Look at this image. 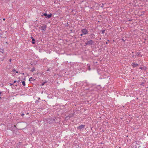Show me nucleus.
Returning a JSON list of instances; mask_svg holds the SVG:
<instances>
[{"mask_svg":"<svg viewBox=\"0 0 148 148\" xmlns=\"http://www.w3.org/2000/svg\"><path fill=\"white\" fill-rule=\"evenodd\" d=\"M16 81H14V83H15L16 82Z\"/></svg>","mask_w":148,"mask_h":148,"instance_id":"obj_26","label":"nucleus"},{"mask_svg":"<svg viewBox=\"0 0 148 148\" xmlns=\"http://www.w3.org/2000/svg\"><path fill=\"white\" fill-rule=\"evenodd\" d=\"M5 18H3V21H5Z\"/></svg>","mask_w":148,"mask_h":148,"instance_id":"obj_30","label":"nucleus"},{"mask_svg":"<svg viewBox=\"0 0 148 148\" xmlns=\"http://www.w3.org/2000/svg\"><path fill=\"white\" fill-rule=\"evenodd\" d=\"M132 66L133 68L136 67L138 65V64L137 63H132Z\"/></svg>","mask_w":148,"mask_h":148,"instance_id":"obj_7","label":"nucleus"},{"mask_svg":"<svg viewBox=\"0 0 148 148\" xmlns=\"http://www.w3.org/2000/svg\"><path fill=\"white\" fill-rule=\"evenodd\" d=\"M11 60H12L11 59H10L9 60V61H10V62H11Z\"/></svg>","mask_w":148,"mask_h":148,"instance_id":"obj_23","label":"nucleus"},{"mask_svg":"<svg viewBox=\"0 0 148 148\" xmlns=\"http://www.w3.org/2000/svg\"><path fill=\"white\" fill-rule=\"evenodd\" d=\"M35 70V69L33 67L32 68V69L31 70V72H33Z\"/></svg>","mask_w":148,"mask_h":148,"instance_id":"obj_16","label":"nucleus"},{"mask_svg":"<svg viewBox=\"0 0 148 148\" xmlns=\"http://www.w3.org/2000/svg\"><path fill=\"white\" fill-rule=\"evenodd\" d=\"M136 56H138L139 57H141L142 56L141 54V53L140 52H137L136 53Z\"/></svg>","mask_w":148,"mask_h":148,"instance_id":"obj_6","label":"nucleus"},{"mask_svg":"<svg viewBox=\"0 0 148 148\" xmlns=\"http://www.w3.org/2000/svg\"><path fill=\"white\" fill-rule=\"evenodd\" d=\"M15 72L16 73H18V71H15Z\"/></svg>","mask_w":148,"mask_h":148,"instance_id":"obj_28","label":"nucleus"},{"mask_svg":"<svg viewBox=\"0 0 148 148\" xmlns=\"http://www.w3.org/2000/svg\"><path fill=\"white\" fill-rule=\"evenodd\" d=\"M95 35L94 34L92 33L89 36L90 38L91 39H93L95 38Z\"/></svg>","mask_w":148,"mask_h":148,"instance_id":"obj_4","label":"nucleus"},{"mask_svg":"<svg viewBox=\"0 0 148 148\" xmlns=\"http://www.w3.org/2000/svg\"><path fill=\"white\" fill-rule=\"evenodd\" d=\"M35 79H34V78H33L32 77H31L29 79V81H30V80L34 81L35 80Z\"/></svg>","mask_w":148,"mask_h":148,"instance_id":"obj_13","label":"nucleus"},{"mask_svg":"<svg viewBox=\"0 0 148 148\" xmlns=\"http://www.w3.org/2000/svg\"><path fill=\"white\" fill-rule=\"evenodd\" d=\"M18 83H19V82H20V81L19 80H18V81L17 82Z\"/></svg>","mask_w":148,"mask_h":148,"instance_id":"obj_31","label":"nucleus"},{"mask_svg":"<svg viewBox=\"0 0 148 148\" xmlns=\"http://www.w3.org/2000/svg\"><path fill=\"white\" fill-rule=\"evenodd\" d=\"M32 43L33 44H34L35 43V42H34L35 39L34 38H33L32 37Z\"/></svg>","mask_w":148,"mask_h":148,"instance_id":"obj_14","label":"nucleus"},{"mask_svg":"<svg viewBox=\"0 0 148 148\" xmlns=\"http://www.w3.org/2000/svg\"><path fill=\"white\" fill-rule=\"evenodd\" d=\"M13 85V84H11V83H10V86H11L12 85Z\"/></svg>","mask_w":148,"mask_h":148,"instance_id":"obj_21","label":"nucleus"},{"mask_svg":"<svg viewBox=\"0 0 148 148\" xmlns=\"http://www.w3.org/2000/svg\"><path fill=\"white\" fill-rule=\"evenodd\" d=\"M81 31L84 35H86L88 33V30L86 29H82Z\"/></svg>","mask_w":148,"mask_h":148,"instance_id":"obj_2","label":"nucleus"},{"mask_svg":"<svg viewBox=\"0 0 148 148\" xmlns=\"http://www.w3.org/2000/svg\"><path fill=\"white\" fill-rule=\"evenodd\" d=\"M140 69H142V68H141V67H140Z\"/></svg>","mask_w":148,"mask_h":148,"instance_id":"obj_32","label":"nucleus"},{"mask_svg":"<svg viewBox=\"0 0 148 148\" xmlns=\"http://www.w3.org/2000/svg\"><path fill=\"white\" fill-rule=\"evenodd\" d=\"M105 30H102L101 31V32L102 33V34H104L105 32Z\"/></svg>","mask_w":148,"mask_h":148,"instance_id":"obj_19","label":"nucleus"},{"mask_svg":"<svg viewBox=\"0 0 148 148\" xmlns=\"http://www.w3.org/2000/svg\"><path fill=\"white\" fill-rule=\"evenodd\" d=\"M22 84L23 86H25V81H23L22 82Z\"/></svg>","mask_w":148,"mask_h":148,"instance_id":"obj_17","label":"nucleus"},{"mask_svg":"<svg viewBox=\"0 0 148 148\" xmlns=\"http://www.w3.org/2000/svg\"><path fill=\"white\" fill-rule=\"evenodd\" d=\"M96 88L99 90H101L102 88L101 87L100 85L97 86L96 87Z\"/></svg>","mask_w":148,"mask_h":148,"instance_id":"obj_10","label":"nucleus"},{"mask_svg":"<svg viewBox=\"0 0 148 148\" xmlns=\"http://www.w3.org/2000/svg\"><path fill=\"white\" fill-rule=\"evenodd\" d=\"M46 82H44L42 83L41 84V86H43L44 85Z\"/></svg>","mask_w":148,"mask_h":148,"instance_id":"obj_20","label":"nucleus"},{"mask_svg":"<svg viewBox=\"0 0 148 148\" xmlns=\"http://www.w3.org/2000/svg\"><path fill=\"white\" fill-rule=\"evenodd\" d=\"M41 30L45 31L46 30V29L47 28V26L45 25L44 26H41Z\"/></svg>","mask_w":148,"mask_h":148,"instance_id":"obj_5","label":"nucleus"},{"mask_svg":"<svg viewBox=\"0 0 148 148\" xmlns=\"http://www.w3.org/2000/svg\"><path fill=\"white\" fill-rule=\"evenodd\" d=\"M52 14H49L47 15V18H51L52 16Z\"/></svg>","mask_w":148,"mask_h":148,"instance_id":"obj_12","label":"nucleus"},{"mask_svg":"<svg viewBox=\"0 0 148 148\" xmlns=\"http://www.w3.org/2000/svg\"><path fill=\"white\" fill-rule=\"evenodd\" d=\"M106 44H108V42H106Z\"/></svg>","mask_w":148,"mask_h":148,"instance_id":"obj_35","label":"nucleus"},{"mask_svg":"<svg viewBox=\"0 0 148 148\" xmlns=\"http://www.w3.org/2000/svg\"><path fill=\"white\" fill-rule=\"evenodd\" d=\"M0 52L1 53H4V50L3 49L0 48Z\"/></svg>","mask_w":148,"mask_h":148,"instance_id":"obj_11","label":"nucleus"},{"mask_svg":"<svg viewBox=\"0 0 148 148\" xmlns=\"http://www.w3.org/2000/svg\"><path fill=\"white\" fill-rule=\"evenodd\" d=\"M85 44L86 45H88V44H87V42L85 43Z\"/></svg>","mask_w":148,"mask_h":148,"instance_id":"obj_25","label":"nucleus"},{"mask_svg":"<svg viewBox=\"0 0 148 148\" xmlns=\"http://www.w3.org/2000/svg\"><path fill=\"white\" fill-rule=\"evenodd\" d=\"M43 15L46 16L47 18V13H45L43 14Z\"/></svg>","mask_w":148,"mask_h":148,"instance_id":"obj_18","label":"nucleus"},{"mask_svg":"<svg viewBox=\"0 0 148 148\" xmlns=\"http://www.w3.org/2000/svg\"><path fill=\"white\" fill-rule=\"evenodd\" d=\"M85 125H81L79 126L78 127H77V128L79 129H82L84 128L85 127Z\"/></svg>","mask_w":148,"mask_h":148,"instance_id":"obj_8","label":"nucleus"},{"mask_svg":"<svg viewBox=\"0 0 148 148\" xmlns=\"http://www.w3.org/2000/svg\"><path fill=\"white\" fill-rule=\"evenodd\" d=\"M24 115V114H21V115H22V116H23V115Z\"/></svg>","mask_w":148,"mask_h":148,"instance_id":"obj_29","label":"nucleus"},{"mask_svg":"<svg viewBox=\"0 0 148 148\" xmlns=\"http://www.w3.org/2000/svg\"><path fill=\"white\" fill-rule=\"evenodd\" d=\"M94 42V41L92 40H90L89 41H87V44L88 45H92Z\"/></svg>","mask_w":148,"mask_h":148,"instance_id":"obj_3","label":"nucleus"},{"mask_svg":"<svg viewBox=\"0 0 148 148\" xmlns=\"http://www.w3.org/2000/svg\"><path fill=\"white\" fill-rule=\"evenodd\" d=\"M84 83H86V82H85L84 81Z\"/></svg>","mask_w":148,"mask_h":148,"instance_id":"obj_33","label":"nucleus"},{"mask_svg":"<svg viewBox=\"0 0 148 148\" xmlns=\"http://www.w3.org/2000/svg\"><path fill=\"white\" fill-rule=\"evenodd\" d=\"M15 71H16V70H15V69H13V70H12V71L13 72H14Z\"/></svg>","mask_w":148,"mask_h":148,"instance_id":"obj_22","label":"nucleus"},{"mask_svg":"<svg viewBox=\"0 0 148 148\" xmlns=\"http://www.w3.org/2000/svg\"><path fill=\"white\" fill-rule=\"evenodd\" d=\"M88 70H90V67H89V68H88Z\"/></svg>","mask_w":148,"mask_h":148,"instance_id":"obj_27","label":"nucleus"},{"mask_svg":"<svg viewBox=\"0 0 148 148\" xmlns=\"http://www.w3.org/2000/svg\"><path fill=\"white\" fill-rule=\"evenodd\" d=\"M59 118H51L48 120V122L49 124H51L54 123H58L59 121Z\"/></svg>","mask_w":148,"mask_h":148,"instance_id":"obj_1","label":"nucleus"},{"mask_svg":"<svg viewBox=\"0 0 148 148\" xmlns=\"http://www.w3.org/2000/svg\"><path fill=\"white\" fill-rule=\"evenodd\" d=\"M83 34L82 33V34H80V36H83Z\"/></svg>","mask_w":148,"mask_h":148,"instance_id":"obj_24","label":"nucleus"},{"mask_svg":"<svg viewBox=\"0 0 148 148\" xmlns=\"http://www.w3.org/2000/svg\"><path fill=\"white\" fill-rule=\"evenodd\" d=\"M24 73H23V75H24Z\"/></svg>","mask_w":148,"mask_h":148,"instance_id":"obj_34","label":"nucleus"},{"mask_svg":"<svg viewBox=\"0 0 148 148\" xmlns=\"http://www.w3.org/2000/svg\"><path fill=\"white\" fill-rule=\"evenodd\" d=\"M74 115L73 114H69L66 117V118H67V117H69V118H70L71 117H72Z\"/></svg>","mask_w":148,"mask_h":148,"instance_id":"obj_9","label":"nucleus"},{"mask_svg":"<svg viewBox=\"0 0 148 148\" xmlns=\"http://www.w3.org/2000/svg\"><path fill=\"white\" fill-rule=\"evenodd\" d=\"M4 58H5V57H2L0 58V61H3Z\"/></svg>","mask_w":148,"mask_h":148,"instance_id":"obj_15","label":"nucleus"}]
</instances>
